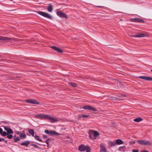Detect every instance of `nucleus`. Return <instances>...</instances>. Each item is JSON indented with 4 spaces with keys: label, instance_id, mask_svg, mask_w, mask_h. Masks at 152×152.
Wrapping results in <instances>:
<instances>
[{
    "label": "nucleus",
    "instance_id": "nucleus-1",
    "mask_svg": "<svg viewBox=\"0 0 152 152\" xmlns=\"http://www.w3.org/2000/svg\"><path fill=\"white\" fill-rule=\"evenodd\" d=\"M35 117L37 118H41L42 119L47 118L48 119L50 120V121L52 122H55L58 121L57 119L52 117L50 115H48L41 114L36 115L35 116Z\"/></svg>",
    "mask_w": 152,
    "mask_h": 152
},
{
    "label": "nucleus",
    "instance_id": "nucleus-2",
    "mask_svg": "<svg viewBox=\"0 0 152 152\" xmlns=\"http://www.w3.org/2000/svg\"><path fill=\"white\" fill-rule=\"evenodd\" d=\"M79 150L81 151H84L86 150V152H91V149L88 146H85L84 145H81L79 147Z\"/></svg>",
    "mask_w": 152,
    "mask_h": 152
},
{
    "label": "nucleus",
    "instance_id": "nucleus-3",
    "mask_svg": "<svg viewBox=\"0 0 152 152\" xmlns=\"http://www.w3.org/2000/svg\"><path fill=\"white\" fill-rule=\"evenodd\" d=\"M37 12L39 14L48 19L50 20H52L53 19V17L47 13L42 11H37Z\"/></svg>",
    "mask_w": 152,
    "mask_h": 152
},
{
    "label": "nucleus",
    "instance_id": "nucleus-4",
    "mask_svg": "<svg viewBox=\"0 0 152 152\" xmlns=\"http://www.w3.org/2000/svg\"><path fill=\"white\" fill-rule=\"evenodd\" d=\"M137 142L138 144L143 145H148L150 146L151 145L150 141L148 140L146 141L145 140H138Z\"/></svg>",
    "mask_w": 152,
    "mask_h": 152
},
{
    "label": "nucleus",
    "instance_id": "nucleus-5",
    "mask_svg": "<svg viewBox=\"0 0 152 152\" xmlns=\"http://www.w3.org/2000/svg\"><path fill=\"white\" fill-rule=\"evenodd\" d=\"M45 133L48 134L50 135L55 136L57 135H59L60 134L54 131L50 130V131H48V130H45Z\"/></svg>",
    "mask_w": 152,
    "mask_h": 152
},
{
    "label": "nucleus",
    "instance_id": "nucleus-6",
    "mask_svg": "<svg viewBox=\"0 0 152 152\" xmlns=\"http://www.w3.org/2000/svg\"><path fill=\"white\" fill-rule=\"evenodd\" d=\"M82 108L83 109L86 110H89L94 111H97V109L96 108L89 105H86L83 106Z\"/></svg>",
    "mask_w": 152,
    "mask_h": 152
},
{
    "label": "nucleus",
    "instance_id": "nucleus-7",
    "mask_svg": "<svg viewBox=\"0 0 152 152\" xmlns=\"http://www.w3.org/2000/svg\"><path fill=\"white\" fill-rule=\"evenodd\" d=\"M25 102L28 103L32 104H39V103L36 99H28L26 100Z\"/></svg>",
    "mask_w": 152,
    "mask_h": 152
},
{
    "label": "nucleus",
    "instance_id": "nucleus-8",
    "mask_svg": "<svg viewBox=\"0 0 152 152\" xmlns=\"http://www.w3.org/2000/svg\"><path fill=\"white\" fill-rule=\"evenodd\" d=\"M12 40V39L10 37L0 36V42H7Z\"/></svg>",
    "mask_w": 152,
    "mask_h": 152
},
{
    "label": "nucleus",
    "instance_id": "nucleus-9",
    "mask_svg": "<svg viewBox=\"0 0 152 152\" xmlns=\"http://www.w3.org/2000/svg\"><path fill=\"white\" fill-rule=\"evenodd\" d=\"M57 15L59 17L62 18H67V17L65 13H63L61 11H57Z\"/></svg>",
    "mask_w": 152,
    "mask_h": 152
},
{
    "label": "nucleus",
    "instance_id": "nucleus-10",
    "mask_svg": "<svg viewBox=\"0 0 152 152\" xmlns=\"http://www.w3.org/2000/svg\"><path fill=\"white\" fill-rule=\"evenodd\" d=\"M132 22H137L140 23H144L143 20L140 18H132L130 20Z\"/></svg>",
    "mask_w": 152,
    "mask_h": 152
},
{
    "label": "nucleus",
    "instance_id": "nucleus-11",
    "mask_svg": "<svg viewBox=\"0 0 152 152\" xmlns=\"http://www.w3.org/2000/svg\"><path fill=\"white\" fill-rule=\"evenodd\" d=\"M16 133L18 135H19L20 138L21 139H25L26 136L24 133H21L19 132H17Z\"/></svg>",
    "mask_w": 152,
    "mask_h": 152
},
{
    "label": "nucleus",
    "instance_id": "nucleus-12",
    "mask_svg": "<svg viewBox=\"0 0 152 152\" xmlns=\"http://www.w3.org/2000/svg\"><path fill=\"white\" fill-rule=\"evenodd\" d=\"M138 78L147 80L152 81V77L145 76H140L138 77Z\"/></svg>",
    "mask_w": 152,
    "mask_h": 152
},
{
    "label": "nucleus",
    "instance_id": "nucleus-13",
    "mask_svg": "<svg viewBox=\"0 0 152 152\" xmlns=\"http://www.w3.org/2000/svg\"><path fill=\"white\" fill-rule=\"evenodd\" d=\"M51 48L54 50L56 51L59 53H62L63 52V50L57 47L53 46H51Z\"/></svg>",
    "mask_w": 152,
    "mask_h": 152
},
{
    "label": "nucleus",
    "instance_id": "nucleus-14",
    "mask_svg": "<svg viewBox=\"0 0 152 152\" xmlns=\"http://www.w3.org/2000/svg\"><path fill=\"white\" fill-rule=\"evenodd\" d=\"M147 36V34L140 33L137 34L134 36L135 37H142Z\"/></svg>",
    "mask_w": 152,
    "mask_h": 152
},
{
    "label": "nucleus",
    "instance_id": "nucleus-15",
    "mask_svg": "<svg viewBox=\"0 0 152 152\" xmlns=\"http://www.w3.org/2000/svg\"><path fill=\"white\" fill-rule=\"evenodd\" d=\"M89 132H92V133L93 134V136H94V137H95V139L96 137L99 135V132L96 131L90 130H89Z\"/></svg>",
    "mask_w": 152,
    "mask_h": 152
},
{
    "label": "nucleus",
    "instance_id": "nucleus-16",
    "mask_svg": "<svg viewBox=\"0 0 152 152\" xmlns=\"http://www.w3.org/2000/svg\"><path fill=\"white\" fill-rule=\"evenodd\" d=\"M30 144V141L28 140L24 141L20 143V145L22 146H25L27 147Z\"/></svg>",
    "mask_w": 152,
    "mask_h": 152
},
{
    "label": "nucleus",
    "instance_id": "nucleus-17",
    "mask_svg": "<svg viewBox=\"0 0 152 152\" xmlns=\"http://www.w3.org/2000/svg\"><path fill=\"white\" fill-rule=\"evenodd\" d=\"M101 149L100 152H106V149L105 147L103 144H100Z\"/></svg>",
    "mask_w": 152,
    "mask_h": 152
},
{
    "label": "nucleus",
    "instance_id": "nucleus-18",
    "mask_svg": "<svg viewBox=\"0 0 152 152\" xmlns=\"http://www.w3.org/2000/svg\"><path fill=\"white\" fill-rule=\"evenodd\" d=\"M88 134L89 137L91 139L93 140H95V137H94V136H93V134L92 132L89 131Z\"/></svg>",
    "mask_w": 152,
    "mask_h": 152
},
{
    "label": "nucleus",
    "instance_id": "nucleus-19",
    "mask_svg": "<svg viewBox=\"0 0 152 152\" xmlns=\"http://www.w3.org/2000/svg\"><path fill=\"white\" fill-rule=\"evenodd\" d=\"M47 10L49 12H51L53 10V8L51 4L48 5L47 6Z\"/></svg>",
    "mask_w": 152,
    "mask_h": 152
},
{
    "label": "nucleus",
    "instance_id": "nucleus-20",
    "mask_svg": "<svg viewBox=\"0 0 152 152\" xmlns=\"http://www.w3.org/2000/svg\"><path fill=\"white\" fill-rule=\"evenodd\" d=\"M39 61L38 60H32L31 59H28V62H29L30 63H37L36 61L38 62Z\"/></svg>",
    "mask_w": 152,
    "mask_h": 152
},
{
    "label": "nucleus",
    "instance_id": "nucleus-21",
    "mask_svg": "<svg viewBox=\"0 0 152 152\" xmlns=\"http://www.w3.org/2000/svg\"><path fill=\"white\" fill-rule=\"evenodd\" d=\"M123 141L120 139H118L116 140V145H121L123 143Z\"/></svg>",
    "mask_w": 152,
    "mask_h": 152
},
{
    "label": "nucleus",
    "instance_id": "nucleus-22",
    "mask_svg": "<svg viewBox=\"0 0 152 152\" xmlns=\"http://www.w3.org/2000/svg\"><path fill=\"white\" fill-rule=\"evenodd\" d=\"M142 120L143 119L142 118H141L140 117H138L137 118H135L134 119V121L135 122H139L140 121H142Z\"/></svg>",
    "mask_w": 152,
    "mask_h": 152
},
{
    "label": "nucleus",
    "instance_id": "nucleus-23",
    "mask_svg": "<svg viewBox=\"0 0 152 152\" xmlns=\"http://www.w3.org/2000/svg\"><path fill=\"white\" fill-rule=\"evenodd\" d=\"M15 135L13 136L14 138V142H17L19 141L20 138L18 137H15Z\"/></svg>",
    "mask_w": 152,
    "mask_h": 152
},
{
    "label": "nucleus",
    "instance_id": "nucleus-24",
    "mask_svg": "<svg viewBox=\"0 0 152 152\" xmlns=\"http://www.w3.org/2000/svg\"><path fill=\"white\" fill-rule=\"evenodd\" d=\"M108 144L110 146L112 147L115 146L116 145V143L115 142L109 141Z\"/></svg>",
    "mask_w": 152,
    "mask_h": 152
},
{
    "label": "nucleus",
    "instance_id": "nucleus-25",
    "mask_svg": "<svg viewBox=\"0 0 152 152\" xmlns=\"http://www.w3.org/2000/svg\"><path fill=\"white\" fill-rule=\"evenodd\" d=\"M35 139L36 140L39 141L40 142H44V141H43L42 140H41L40 139H39V137L37 135H35V136H34V137Z\"/></svg>",
    "mask_w": 152,
    "mask_h": 152
},
{
    "label": "nucleus",
    "instance_id": "nucleus-26",
    "mask_svg": "<svg viewBox=\"0 0 152 152\" xmlns=\"http://www.w3.org/2000/svg\"><path fill=\"white\" fill-rule=\"evenodd\" d=\"M28 132L32 137H34V132L33 129H30L28 130Z\"/></svg>",
    "mask_w": 152,
    "mask_h": 152
},
{
    "label": "nucleus",
    "instance_id": "nucleus-27",
    "mask_svg": "<svg viewBox=\"0 0 152 152\" xmlns=\"http://www.w3.org/2000/svg\"><path fill=\"white\" fill-rule=\"evenodd\" d=\"M68 83L69 84L73 87H76L77 86V84L75 83Z\"/></svg>",
    "mask_w": 152,
    "mask_h": 152
},
{
    "label": "nucleus",
    "instance_id": "nucleus-28",
    "mask_svg": "<svg viewBox=\"0 0 152 152\" xmlns=\"http://www.w3.org/2000/svg\"><path fill=\"white\" fill-rule=\"evenodd\" d=\"M30 145L31 146L34 147L35 148L40 149V147L36 144L33 143H31L30 144Z\"/></svg>",
    "mask_w": 152,
    "mask_h": 152
},
{
    "label": "nucleus",
    "instance_id": "nucleus-29",
    "mask_svg": "<svg viewBox=\"0 0 152 152\" xmlns=\"http://www.w3.org/2000/svg\"><path fill=\"white\" fill-rule=\"evenodd\" d=\"M126 148V147L125 146L120 147L119 148V150L120 151H124Z\"/></svg>",
    "mask_w": 152,
    "mask_h": 152
},
{
    "label": "nucleus",
    "instance_id": "nucleus-30",
    "mask_svg": "<svg viewBox=\"0 0 152 152\" xmlns=\"http://www.w3.org/2000/svg\"><path fill=\"white\" fill-rule=\"evenodd\" d=\"M7 132L8 134H13V131L10 128L7 131Z\"/></svg>",
    "mask_w": 152,
    "mask_h": 152
},
{
    "label": "nucleus",
    "instance_id": "nucleus-31",
    "mask_svg": "<svg viewBox=\"0 0 152 152\" xmlns=\"http://www.w3.org/2000/svg\"><path fill=\"white\" fill-rule=\"evenodd\" d=\"M1 135L2 136H5L8 135L7 132L5 131H3V132L1 134Z\"/></svg>",
    "mask_w": 152,
    "mask_h": 152
},
{
    "label": "nucleus",
    "instance_id": "nucleus-32",
    "mask_svg": "<svg viewBox=\"0 0 152 152\" xmlns=\"http://www.w3.org/2000/svg\"><path fill=\"white\" fill-rule=\"evenodd\" d=\"M13 137V136L10 134L7 135V137L9 139H11Z\"/></svg>",
    "mask_w": 152,
    "mask_h": 152
},
{
    "label": "nucleus",
    "instance_id": "nucleus-33",
    "mask_svg": "<svg viewBox=\"0 0 152 152\" xmlns=\"http://www.w3.org/2000/svg\"><path fill=\"white\" fill-rule=\"evenodd\" d=\"M2 127H4L5 130L7 132V131L10 128L9 127H6L5 126H3Z\"/></svg>",
    "mask_w": 152,
    "mask_h": 152
},
{
    "label": "nucleus",
    "instance_id": "nucleus-34",
    "mask_svg": "<svg viewBox=\"0 0 152 152\" xmlns=\"http://www.w3.org/2000/svg\"><path fill=\"white\" fill-rule=\"evenodd\" d=\"M82 117L83 118H88L89 116V115H82Z\"/></svg>",
    "mask_w": 152,
    "mask_h": 152
},
{
    "label": "nucleus",
    "instance_id": "nucleus-35",
    "mask_svg": "<svg viewBox=\"0 0 152 152\" xmlns=\"http://www.w3.org/2000/svg\"><path fill=\"white\" fill-rule=\"evenodd\" d=\"M21 61H24V62H28V59L26 60V59H24V58H22L21 59Z\"/></svg>",
    "mask_w": 152,
    "mask_h": 152
},
{
    "label": "nucleus",
    "instance_id": "nucleus-36",
    "mask_svg": "<svg viewBox=\"0 0 152 152\" xmlns=\"http://www.w3.org/2000/svg\"><path fill=\"white\" fill-rule=\"evenodd\" d=\"M42 137H43V138L44 139H46L48 137L46 135H45V134H44L43 135Z\"/></svg>",
    "mask_w": 152,
    "mask_h": 152
},
{
    "label": "nucleus",
    "instance_id": "nucleus-37",
    "mask_svg": "<svg viewBox=\"0 0 152 152\" xmlns=\"http://www.w3.org/2000/svg\"><path fill=\"white\" fill-rule=\"evenodd\" d=\"M135 143V142L134 141H131L130 142V143L132 145H133Z\"/></svg>",
    "mask_w": 152,
    "mask_h": 152
},
{
    "label": "nucleus",
    "instance_id": "nucleus-38",
    "mask_svg": "<svg viewBox=\"0 0 152 152\" xmlns=\"http://www.w3.org/2000/svg\"><path fill=\"white\" fill-rule=\"evenodd\" d=\"M81 117H82V115H78V116H77V119L78 120H79L81 118Z\"/></svg>",
    "mask_w": 152,
    "mask_h": 152
},
{
    "label": "nucleus",
    "instance_id": "nucleus-39",
    "mask_svg": "<svg viewBox=\"0 0 152 152\" xmlns=\"http://www.w3.org/2000/svg\"><path fill=\"white\" fill-rule=\"evenodd\" d=\"M132 152H139V150H133Z\"/></svg>",
    "mask_w": 152,
    "mask_h": 152
},
{
    "label": "nucleus",
    "instance_id": "nucleus-40",
    "mask_svg": "<svg viewBox=\"0 0 152 152\" xmlns=\"http://www.w3.org/2000/svg\"><path fill=\"white\" fill-rule=\"evenodd\" d=\"M45 142L47 144L48 146L49 145V141H48L47 140L45 142Z\"/></svg>",
    "mask_w": 152,
    "mask_h": 152
},
{
    "label": "nucleus",
    "instance_id": "nucleus-41",
    "mask_svg": "<svg viewBox=\"0 0 152 152\" xmlns=\"http://www.w3.org/2000/svg\"><path fill=\"white\" fill-rule=\"evenodd\" d=\"M3 130L0 127V134H1L3 132Z\"/></svg>",
    "mask_w": 152,
    "mask_h": 152
},
{
    "label": "nucleus",
    "instance_id": "nucleus-42",
    "mask_svg": "<svg viewBox=\"0 0 152 152\" xmlns=\"http://www.w3.org/2000/svg\"><path fill=\"white\" fill-rule=\"evenodd\" d=\"M47 140L48 141H51L53 140V139L51 138H48V139H47Z\"/></svg>",
    "mask_w": 152,
    "mask_h": 152
},
{
    "label": "nucleus",
    "instance_id": "nucleus-43",
    "mask_svg": "<svg viewBox=\"0 0 152 152\" xmlns=\"http://www.w3.org/2000/svg\"><path fill=\"white\" fill-rule=\"evenodd\" d=\"M140 152H149V151L146 150H143L141 151Z\"/></svg>",
    "mask_w": 152,
    "mask_h": 152
},
{
    "label": "nucleus",
    "instance_id": "nucleus-44",
    "mask_svg": "<svg viewBox=\"0 0 152 152\" xmlns=\"http://www.w3.org/2000/svg\"><path fill=\"white\" fill-rule=\"evenodd\" d=\"M97 7L98 8H102L104 7L102 6H97Z\"/></svg>",
    "mask_w": 152,
    "mask_h": 152
},
{
    "label": "nucleus",
    "instance_id": "nucleus-45",
    "mask_svg": "<svg viewBox=\"0 0 152 152\" xmlns=\"http://www.w3.org/2000/svg\"><path fill=\"white\" fill-rule=\"evenodd\" d=\"M37 144L39 145H44V144H40V143H37Z\"/></svg>",
    "mask_w": 152,
    "mask_h": 152
},
{
    "label": "nucleus",
    "instance_id": "nucleus-46",
    "mask_svg": "<svg viewBox=\"0 0 152 152\" xmlns=\"http://www.w3.org/2000/svg\"><path fill=\"white\" fill-rule=\"evenodd\" d=\"M1 141H5V140L4 138H1Z\"/></svg>",
    "mask_w": 152,
    "mask_h": 152
},
{
    "label": "nucleus",
    "instance_id": "nucleus-47",
    "mask_svg": "<svg viewBox=\"0 0 152 152\" xmlns=\"http://www.w3.org/2000/svg\"><path fill=\"white\" fill-rule=\"evenodd\" d=\"M122 96H124V97H126V95L124 94H123L122 95Z\"/></svg>",
    "mask_w": 152,
    "mask_h": 152
},
{
    "label": "nucleus",
    "instance_id": "nucleus-48",
    "mask_svg": "<svg viewBox=\"0 0 152 152\" xmlns=\"http://www.w3.org/2000/svg\"><path fill=\"white\" fill-rule=\"evenodd\" d=\"M4 142H5V143H7V140H5V141H4Z\"/></svg>",
    "mask_w": 152,
    "mask_h": 152
},
{
    "label": "nucleus",
    "instance_id": "nucleus-49",
    "mask_svg": "<svg viewBox=\"0 0 152 152\" xmlns=\"http://www.w3.org/2000/svg\"><path fill=\"white\" fill-rule=\"evenodd\" d=\"M1 138H0V142H1Z\"/></svg>",
    "mask_w": 152,
    "mask_h": 152
},
{
    "label": "nucleus",
    "instance_id": "nucleus-50",
    "mask_svg": "<svg viewBox=\"0 0 152 152\" xmlns=\"http://www.w3.org/2000/svg\"><path fill=\"white\" fill-rule=\"evenodd\" d=\"M2 122H3V123H5V122L4 121H2Z\"/></svg>",
    "mask_w": 152,
    "mask_h": 152
},
{
    "label": "nucleus",
    "instance_id": "nucleus-51",
    "mask_svg": "<svg viewBox=\"0 0 152 152\" xmlns=\"http://www.w3.org/2000/svg\"><path fill=\"white\" fill-rule=\"evenodd\" d=\"M119 98H117V100H119Z\"/></svg>",
    "mask_w": 152,
    "mask_h": 152
},
{
    "label": "nucleus",
    "instance_id": "nucleus-52",
    "mask_svg": "<svg viewBox=\"0 0 152 152\" xmlns=\"http://www.w3.org/2000/svg\"><path fill=\"white\" fill-rule=\"evenodd\" d=\"M151 72H152V70H151Z\"/></svg>",
    "mask_w": 152,
    "mask_h": 152
}]
</instances>
